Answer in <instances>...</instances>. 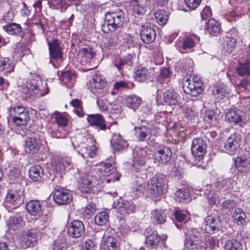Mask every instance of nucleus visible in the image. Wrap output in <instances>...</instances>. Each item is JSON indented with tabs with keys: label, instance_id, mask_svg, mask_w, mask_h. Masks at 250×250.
<instances>
[{
	"label": "nucleus",
	"instance_id": "40",
	"mask_svg": "<svg viewBox=\"0 0 250 250\" xmlns=\"http://www.w3.org/2000/svg\"><path fill=\"white\" fill-rule=\"evenodd\" d=\"M151 219L156 224H163L166 221V214L162 210L155 209L151 212Z\"/></svg>",
	"mask_w": 250,
	"mask_h": 250
},
{
	"label": "nucleus",
	"instance_id": "10",
	"mask_svg": "<svg viewBox=\"0 0 250 250\" xmlns=\"http://www.w3.org/2000/svg\"><path fill=\"white\" fill-rule=\"evenodd\" d=\"M67 232L68 236L72 238H81L85 232V227L83 222L78 220L73 221L68 225Z\"/></svg>",
	"mask_w": 250,
	"mask_h": 250
},
{
	"label": "nucleus",
	"instance_id": "6",
	"mask_svg": "<svg viewBox=\"0 0 250 250\" xmlns=\"http://www.w3.org/2000/svg\"><path fill=\"white\" fill-rule=\"evenodd\" d=\"M47 44L49 47L50 62L55 67H57L58 64L54 63L53 61H56L59 63L60 62H62L63 56L59 41L58 39H53L51 42H48Z\"/></svg>",
	"mask_w": 250,
	"mask_h": 250
},
{
	"label": "nucleus",
	"instance_id": "37",
	"mask_svg": "<svg viewBox=\"0 0 250 250\" xmlns=\"http://www.w3.org/2000/svg\"><path fill=\"white\" fill-rule=\"evenodd\" d=\"M161 240L160 237L156 232H153L146 236L145 243L147 247L152 248L158 245Z\"/></svg>",
	"mask_w": 250,
	"mask_h": 250
},
{
	"label": "nucleus",
	"instance_id": "7",
	"mask_svg": "<svg viewBox=\"0 0 250 250\" xmlns=\"http://www.w3.org/2000/svg\"><path fill=\"white\" fill-rule=\"evenodd\" d=\"M207 143L202 138H197L193 140L191 146V152L196 159L199 161L203 158L207 152Z\"/></svg>",
	"mask_w": 250,
	"mask_h": 250
},
{
	"label": "nucleus",
	"instance_id": "3",
	"mask_svg": "<svg viewBox=\"0 0 250 250\" xmlns=\"http://www.w3.org/2000/svg\"><path fill=\"white\" fill-rule=\"evenodd\" d=\"M9 112L12 122L16 125H24L29 120V111L23 106L18 105L11 107Z\"/></svg>",
	"mask_w": 250,
	"mask_h": 250
},
{
	"label": "nucleus",
	"instance_id": "47",
	"mask_svg": "<svg viewBox=\"0 0 250 250\" xmlns=\"http://www.w3.org/2000/svg\"><path fill=\"white\" fill-rule=\"evenodd\" d=\"M154 17L157 22L162 26L167 22L168 19L167 13L163 10H159L155 13Z\"/></svg>",
	"mask_w": 250,
	"mask_h": 250
},
{
	"label": "nucleus",
	"instance_id": "53",
	"mask_svg": "<svg viewBox=\"0 0 250 250\" xmlns=\"http://www.w3.org/2000/svg\"><path fill=\"white\" fill-rule=\"evenodd\" d=\"M204 196L208 200L210 205H214L218 197L217 194L211 189H206L204 192Z\"/></svg>",
	"mask_w": 250,
	"mask_h": 250
},
{
	"label": "nucleus",
	"instance_id": "59",
	"mask_svg": "<svg viewBox=\"0 0 250 250\" xmlns=\"http://www.w3.org/2000/svg\"><path fill=\"white\" fill-rule=\"evenodd\" d=\"M236 206V202L234 200H227L222 204V208L226 210V212H230Z\"/></svg>",
	"mask_w": 250,
	"mask_h": 250
},
{
	"label": "nucleus",
	"instance_id": "1",
	"mask_svg": "<svg viewBox=\"0 0 250 250\" xmlns=\"http://www.w3.org/2000/svg\"><path fill=\"white\" fill-rule=\"evenodd\" d=\"M124 18V13L120 9L108 12L105 15L104 23L102 25L103 32L108 34L111 32L119 33Z\"/></svg>",
	"mask_w": 250,
	"mask_h": 250
},
{
	"label": "nucleus",
	"instance_id": "49",
	"mask_svg": "<svg viewBox=\"0 0 250 250\" xmlns=\"http://www.w3.org/2000/svg\"><path fill=\"white\" fill-rule=\"evenodd\" d=\"M109 216L105 211H102L98 213L94 218L96 224L99 226L105 225L108 222Z\"/></svg>",
	"mask_w": 250,
	"mask_h": 250
},
{
	"label": "nucleus",
	"instance_id": "27",
	"mask_svg": "<svg viewBox=\"0 0 250 250\" xmlns=\"http://www.w3.org/2000/svg\"><path fill=\"white\" fill-rule=\"evenodd\" d=\"M26 209L32 215H39L42 211V205L38 200H31L26 204Z\"/></svg>",
	"mask_w": 250,
	"mask_h": 250
},
{
	"label": "nucleus",
	"instance_id": "28",
	"mask_svg": "<svg viewBox=\"0 0 250 250\" xmlns=\"http://www.w3.org/2000/svg\"><path fill=\"white\" fill-rule=\"evenodd\" d=\"M111 144L113 148L117 150L123 149L127 146L126 142L122 139L120 134L116 133L113 134Z\"/></svg>",
	"mask_w": 250,
	"mask_h": 250
},
{
	"label": "nucleus",
	"instance_id": "33",
	"mask_svg": "<svg viewBox=\"0 0 250 250\" xmlns=\"http://www.w3.org/2000/svg\"><path fill=\"white\" fill-rule=\"evenodd\" d=\"M220 30V24L217 21L214 19L208 20L207 23V31L209 34L217 36L219 34Z\"/></svg>",
	"mask_w": 250,
	"mask_h": 250
},
{
	"label": "nucleus",
	"instance_id": "11",
	"mask_svg": "<svg viewBox=\"0 0 250 250\" xmlns=\"http://www.w3.org/2000/svg\"><path fill=\"white\" fill-rule=\"evenodd\" d=\"M220 217L216 214H210L206 218L205 230L207 233H213L221 229Z\"/></svg>",
	"mask_w": 250,
	"mask_h": 250
},
{
	"label": "nucleus",
	"instance_id": "38",
	"mask_svg": "<svg viewBox=\"0 0 250 250\" xmlns=\"http://www.w3.org/2000/svg\"><path fill=\"white\" fill-rule=\"evenodd\" d=\"M234 222L237 225H243L246 223V215L245 212L241 208H237L233 215Z\"/></svg>",
	"mask_w": 250,
	"mask_h": 250
},
{
	"label": "nucleus",
	"instance_id": "58",
	"mask_svg": "<svg viewBox=\"0 0 250 250\" xmlns=\"http://www.w3.org/2000/svg\"><path fill=\"white\" fill-rule=\"evenodd\" d=\"M55 121L58 124L59 127L62 128L67 126L68 123L67 119L64 115L61 114L56 115L55 117Z\"/></svg>",
	"mask_w": 250,
	"mask_h": 250
},
{
	"label": "nucleus",
	"instance_id": "13",
	"mask_svg": "<svg viewBox=\"0 0 250 250\" xmlns=\"http://www.w3.org/2000/svg\"><path fill=\"white\" fill-rule=\"evenodd\" d=\"M163 100L169 105H183L180 95L173 89H168L164 92Z\"/></svg>",
	"mask_w": 250,
	"mask_h": 250
},
{
	"label": "nucleus",
	"instance_id": "18",
	"mask_svg": "<svg viewBox=\"0 0 250 250\" xmlns=\"http://www.w3.org/2000/svg\"><path fill=\"white\" fill-rule=\"evenodd\" d=\"M114 208L118 213L124 216L130 213H133L136 208L132 202L123 200L119 202L117 205L115 204Z\"/></svg>",
	"mask_w": 250,
	"mask_h": 250
},
{
	"label": "nucleus",
	"instance_id": "64",
	"mask_svg": "<svg viewBox=\"0 0 250 250\" xmlns=\"http://www.w3.org/2000/svg\"><path fill=\"white\" fill-rule=\"evenodd\" d=\"M95 243L91 239L85 240L82 245L81 250H94Z\"/></svg>",
	"mask_w": 250,
	"mask_h": 250
},
{
	"label": "nucleus",
	"instance_id": "22",
	"mask_svg": "<svg viewBox=\"0 0 250 250\" xmlns=\"http://www.w3.org/2000/svg\"><path fill=\"white\" fill-rule=\"evenodd\" d=\"M35 234L30 230L25 231L19 240V244L23 249H26L34 246L36 242Z\"/></svg>",
	"mask_w": 250,
	"mask_h": 250
},
{
	"label": "nucleus",
	"instance_id": "44",
	"mask_svg": "<svg viewBox=\"0 0 250 250\" xmlns=\"http://www.w3.org/2000/svg\"><path fill=\"white\" fill-rule=\"evenodd\" d=\"M224 249L225 250H242L243 247L240 241L232 239L226 242Z\"/></svg>",
	"mask_w": 250,
	"mask_h": 250
},
{
	"label": "nucleus",
	"instance_id": "29",
	"mask_svg": "<svg viewBox=\"0 0 250 250\" xmlns=\"http://www.w3.org/2000/svg\"><path fill=\"white\" fill-rule=\"evenodd\" d=\"M14 66L9 58H0V72L8 75L14 71Z\"/></svg>",
	"mask_w": 250,
	"mask_h": 250
},
{
	"label": "nucleus",
	"instance_id": "54",
	"mask_svg": "<svg viewBox=\"0 0 250 250\" xmlns=\"http://www.w3.org/2000/svg\"><path fill=\"white\" fill-rule=\"evenodd\" d=\"M175 218L177 221L185 223L188 221L189 214L187 211L176 210L175 212Z\"/></svg>",
	"mask_w": 250,
	"mask_h": 250
},
{
	"label": "nucleus",
	"instance_id": "2",
	"mask_svg": "<svg viewBox=\"0 0 250 250\" xmlns=\"http://www.w3.org/2000/svg\"><path fill=\"white\" fill-rule=\"evenodd\" d=\"M186 236L184 250H202L206 246L201 238L200 233L196 229L185 231Z\"/></svg>",
	"mask_w": 250,
	"mask_h": 250
},
{
	"label": "nucleus",
	"instance_id": "25",
	"mask_svg": "<svg viewBox=\"0 0 250 250\" xmlns=\"http://www.w3.org/2000/svg\"><path fill=\"white\" fill-rule=\"evenodd\" d=\"M197 38L194 36H187L184 38L181 48L180 50L181 53L192 52L195 46Z\"/></svg>",
	"mask_w": 250,
	"mask_h": 250
},
{
	"label": "nucleus",
	"instance_id": "20",
	"mask_svg": "<svg viewBox=\"0 0 250 250\" xmlns=\"http://www.w3.org/2000/svg\"><path fill=\"white\" fill-rule=\"evenodd\" d=\"M53 199L56 203L64 205L71 201L72 196L67 190L63 188L59 189L55 191Z\"/></svg>",
	"mask_w": 250,
	"mask_h": 250
},
{
	"label": "nucleus",
	"instance_id": "23",
	"mask_svg": "<svg viewBox=\"0 0 250 250\" xmlns=\"http://www.w3.org/2000/svg\"><path fill=\"white\" fill-rule=\"evenodd\" d=\"M24 148L30 154L38 153L40 148V141L35 137H28L24 143Z\"/></svg>",
	"mask_w": 250,
	"mask_h": 250
},
{
	"label": "nucleus",
	"instance_id": "42",
	"mask_svg": "<svg viewBox=\"0 0 250 250\" xmlns=\"http://www.w3.org/2000/svg\"><path fill=\"white\" fill-rule=\"evenodd\" d=\"M237 74L241 77L250 75V60H248L245 63L240 64L236 69Z\"/></svg>",
	"mask_w": 250,
	"mask_h": 250
},
{
	"label": "nucleus",
	"instance_id": "43",
	"mask_svg": "<svg viewBox=\"0 0 250 250\" xmlns=\"http://www.w3.org/2000/svg\"><path fill=\"white\" fill-rule=\"evenodd\" d=\"M79 55L83 58L85 59L86 61L89 62L95 56L96 53L90 47H82L78 51Z\"/></svg>",
	"mask_w": 250,
	"mask_h": 250
},
{
	"label": "nucleus",
	"instance_id": "24",
	"mask_svg": "<svg viewBox=\"0 0 250 250\" xmlns=\"http://www.w3.org/2000/svg\"><path fill=\"white\" fill-rule=\"evenodd\" d=\"M132 56L130 54H127L123 58H116L113 61V65L119 70L120 73L124 71V68L126 65L130 66L132 64Z\"/></svg>",
	"mask_w": 250,
	"mask_h": 250
},
{
	"label": "nucleus",
	"instance_id": "61",
	"mask_svg": "<svg viewBox=\"0 0 250 250\" xmlns=\"http://www.w3.org/2000/svg\"><path fill=\"white\" fill-rule=\"evenodd\" d=\"M66 244L64 240L58 239L54 241L53 250H66Z\"/></svg>",
	"mask_w": 250,
	"mask_h": 250
},
{
	"label": "nucleus",
	"instance_id": "45",
	"mask_svg": "<svg viewBox=\"0 0 250 250\" xmlns=\"http://www.w3.org/2000/svg\"><path fill=\"white\" fill-rule=\"evenodd\" d=\"M106 84V82L100 75H96L93 77L91 82V87L98 89H102Z\"/></svg>",
	"mask_w": 250,
	"mask_h": 250
},
{
	"label": "nucleus",
	"instance_id": "34",
	"mask_svg": "<svg viewBox=\"0 0 250 250\" xmlns=\"http://www.w3.org/2000/svg\"><path fill=\"white\" fill-rule=\"evenodd\" d=\"M136 134L138 139L141 141H144L150 137L151 129L146 126H142L141 127L135 128Z\"/></svg>",
	"mask_w": 250,
	"mask_h": 250
},
{
	"label": "nucleus",
	"instance_id": "41",
	"mask_svg": "<svg viewBox=\"0 0 250 250\" xmlns=\"http://www.w3.org/2000/svg\"><path fill=\"white\" fill-rule=\"evenodd\" d=\"M125 101L127 106L135 110L139 107L142 100L139 97L136 95H130L126 97Z\"/></svg>",
	"mask_w": 250,
	"mask_h": 250
},
{
	"label": "nucleus",
	"instance_id": "15",
	"mask_svg": "<svg viewBox=\"0 0 250 250\" xmlns=\"http://www.w3.org/2000/svg\"><path fill=\"white\" fill-rule=\"evenodd\" d=\"M140 39L145 43L152 42L156 38L155 29L149 25H142L140 31Z\"/></svg>",
	"mask_w": 250,
	"mask_h": 250
},
{
	"label": "nucleus",
	"instance_id": "12",
	"mask_svg": "<svg viewBox=\"0 0 250 250\" xmlns=\"http://www.w3.org/2000/svg\"><path fill=\"white\" fill-rule=\"evenodd\" d=\"M22 93L24 95L25 98L30 100H34L36 97L42 96V93H39L38 85L35 80H31L24 85L22 88Z\"/></svg>",
	"mask_w": 250,
	"mask_h": 250
},
{
	"label": "nucleus",
	"instance_id": "14",
	"mask_svg": "<svg viewBox=\"0 0 250 250\" xmlns=\"http://www.w3.org/2000/svg\"><path fill=\"white\" fill-rule=\"evenodd\" d=\"M172 151L167 146H160L154 153L155 159L161 164H166L171 160Z\"/></svg>",
	"mask_w": 250,
	"mask_h": 250
},
{
	"label": "nucleus",
	"instance_id": "21",
	"mask_svg": "<svg viewBox=\"0 0 250 250\" xmlns=\"http://www.w3.org/2000/svg\"><path fill=\"white\" fill-rule=\"evenodd\" d=\"M87 120L91 126H95L98 130H104L106 128L104 117L101 114L88 115Z\"/></svg>",
	"mask_w": 250,
	"mask_h": 250
},
{
	"label": "nucleus",
	"instance_id": "48",
	"mask_svg": "<svg viewBox=\"0 0 250 250\" xmlns=\"http://www.w3.org/2000/svg\"><path fill=\"white\" fill-rule=\"evenodd\" d=\"M223 45L227 52L230 53L236 46V40L231 37H226Z\"/></svg>",
	"mask_w": 250,
	"mask_h": 250
},
{
	"label": "nucleus",
	"instance_id": "36",
	"mask_svg": "<svg viewBox=\"0 0 250 250\" xmlns=\"http://www.w3.org/2000/svg\"><path fill=\"white\" fill-rule=\"evenodd\" d=\"M150 77V72L146 67H141L136 70L135 79L139 82H144Z\"/></svg>",
	"mask_w": 250,
	"mask_h": 250
},
{
	"label": "nucleus",
	"instance_id": "50",
	"mask_svg": "<svg viewBox=\"0 0 250 250\" xmlns=\"http://www.w3.org/2000/svg\"><path fill=\"white\" fill-rule=\"evenodd\" d=\"M82 183L80 188L82 192L87 193L92 187V181L88 176H84L81 179Z\"/></svg>",
	"mask_w": 250,
	"mask_h": 250
},
{
	"label": "nucleus",
	"instance_id": "5",
	"mask_svg": "<svg viewBox=\"0 0 250 250\" xmlns=\"http://www.w3.org/2000/svg\"><path fill=\"white\" fill-rule=\"evenodd\" d=\"M202 81L198 77H194L190 80L187 79L184 82L183 88L184 92L193 97H196L202 92Z\"/></svg>",
	"mask_w": 250,
	"mask_h": 250
},
{
	"label": "nucleus",
	"instance_id": "57",
	"mask_svg": "<svg viewBox=\"0 0 250 250\" xmlns=\"http://www.w3.org/2000/svg\"><path fill=\"white\" fill-rule=\"evenodd\" d=\"M229 93V90L225 85L220 84L216 89L215 96L217 98L222 99L226 97Z\"/></svg>",
	"mask_w": 250,
	"mask_h": 250
},
{
	"label": "nucleus",
	"instance_id": "51",
	"mask_svg": "<svg viewBox=\"0 0 250 250\" xmlns=\"http://www.w3.org/2000/svg\"><path fill=\"white\" fill-rule=\"evenodd\" d=\"M249 165L248 159L244 156L237 157L235 160V166L238 170H242Z\"/></svg>",
	"mask_w": 250,
	"mask_h": 250
},
{
	"label": "nucleus",
	"instance_id": "31",
	"mask_svg": "<svg viewBox=\"0 0 250 250\" xmlns=\"http://www.w3.org/2000/svg\"><path fill=\"white\" fill-rule=\"evenodd\" d=\"M8 225L11 229L16 230L19 229L24 225V221L22 217L19 214H16L11 216L8 220Z\"/></svg>",
	"mask_w": 250,
	"mask_h": 250
},
{
	"label": "nucleus",
	"instance_id": "60",
	"mask_svg": "<svg viewBox=\"0 0 250 250\" xmlns=\"http://www.w3.org/2000/svg\"><path fill=\"white\" fill-rule=\"evenodd\" d=\"M53 5L56 9H60L62 12H63L70 4H68L65 0H57L53 2Z\"/></svg>",
	"mask_w": 250,
	"mask_h": 250
},
{
	"label": "nucleus",
	"instance_id": "52",
	"mask_svg": "<svg viewBox=\"0 0 250 250\" xmlns=\"http://www.w3.org/2000/svg\"><path fill=\"white\" fill-rule=\"evenodd\" d=\"M189 196V191L187 188L179 189L175 193V200L179 202H183Z\"/></svg>",
	"mask_w": 250,
	"mask_h": 250
},
{
	"label": "nucleus",
	"instance_id": "4",
	"mask_svg": "<svg viewBox=\"0 0 250 250\" xmlns=\"http://www.w3.org/2000/svg\"><path fill=\"white\" fill-rule=\"evenodd\" d=\"M166 182L165 176L156 175L148 182L147 190L153 197L159 196L163 192Z\"/></svg>",
	"mask_w": 250,
	"mask_h": 250
},
{
	"label": "nucleus",
	"instance_id": "9",
	"mask_svg": "<svg viewBox=\"0 0 250 250\" xmlns=\"http://www.w3.org/2000/svg\"><path fill=\"white\" fill-rule=\"evenodd\" d=\"M146 148H137L133 152L132 167L135 171L141 170L147 158Z\"/></svg>",
	"mask_w": 250,
	"mask_h": 250
},
{
	"label": "nucleus",
	"instance_id": "32",
	"mask_svg": "<svg viewBox=\"0 0 250 250\" xmlns=\"http://www.w3.org/2000/svg\"><path fill=\"white\" fill-rule=\"evenodd\" d=\"M43 175V168L39 165L32 166L29 170V177L33 181H41Z\"/></svg>",
	"mask_w": 250,
	"mask_h": 250
},
{
	"label": "nucleus",
	"instance_id": "19",
	"mask_svg": "<svg viewBox=\"0 0 250 250\" xmlns=\"http://www.w3.org/2000/svg\"><path fill=\"white\" fill-rule=\"evenodd\" d=\"M140 175L139 174L136 176L133 186V192L136 194L144 193L147 190V183L146 181V174L144 173Z\"/></svg>",
	"mask_w": 250,
	"mask_h": 250
},
{
	"label": "nucleus",
	"instance_id": "56",
	"mask_svg": "<svg viewBox=\"0 0 250 250\" xmlns=\"http://www.w3.org/2000/svg\"><path fill=\"white\" fill-rule=\"evenodd\" d=\"M146 7L139 4H136L133 7V15L135 18H141V16L145 14Z\"/></svg>",
	"mask_w": 250,
	"mask_h": 250
},
{
	"label": "nucleus",
	"instance_id": "30",
	"mask_svg": "<svg viewBox=\"0 0 250 250\" xmlns=\"http://www.w3.org/2000/svg\"><path fill=\"white\" fill-rule=\"evenodd\" d=\"M102 246L104 250H120L118 240L113 236L106 237Z\"/></svg>",
	"mask_w": 250,
	"mask_h": 250
},
{
	"label": "nucleus",
	"instance_id": "16",
	"mask_svg": "<svg viewBox=\"0 0 250 250\" xmlns=\"http://www.w3.org/2000/svg\"><path fill=\"white\" fill-rule=\"evenodd\" d=\"M242 135L238 132L231 134L225 143V149L230 152H234L239 147Z\"/></svg>",
	"mask_w": 250,
	"mask_h": 250
},
{
	"label": "nucleus",
	"instance_id": "62",
	"mask_svg": "<svg viewBox=\"0 0 250 250\" xmlns=\"http://www.w3.org/2000/svg\"><path fill=\"white\" fill-rule=\"evenodd\" d=\"M185 112L186 117L190 120L195 119L197 116L198 112L194 107L186 108Z\"/></svg>",
	"mask_w": 250,
	"mask_h": 250
},
{
	"label": "nucleus",
	"instance_id": "17",
	"mask_svg": "<svg viewBox=\"0 0 250 250\" xmlns=\"http://www.w3.org/2000/svg\"><path fill=\"white\" fill-rule=\"evenodd\" d=\"M226 118L230 123L243 126V120L245 119V114L239 109H231L226 113Z\"/></svg>",
	"mask_w": 250,
	"mask_h": 250
},
{
	"label": "nucleus",
	"instance_id": "8",
	"mask_svg": "<svg viewBox=\"0 0 250 250\" xmlns=\"http://www.w3.org/2000/svg\"><path fill=\"white\" fill-rule=\"evenodd\" d=\"M24 195L21 189L19 191H10L5 197L6 206L15 208L23 203Z\"/></svg>",
	"mask_w": 250,
	"mask_h": 250
},
{
	"label": "nucleus",
	"instance_id": "35",
	"mask_svg": "<svg viewBox=\"0 0 250 250\" xmlns=\"http://www.w3.org/2000/svg\"><path fill=\"white\" fill-rule=\"evenodd\" d=\"M101 174L104 176H109L112 175H115L116 169L115 166L111 163H104L102 164L100 168Z\"/></svg>",
	"mask_w": 250,
	"mask_h": 250
},
{
	"label": "nucleus",
	"instance_id": "46",
	"mask_svg": "<svg viewBox=\"0 0 250 250\" xmlns=\"http://www.w3.org/2000/svg\"><path fill=\"white\" fill-rule=\"evenodd\" d=\"M3 29L10 35H16L21 33V27L20 24L12 23L3 26Z\"/></svg>",
	"mask_w": 250,
	"mask_h": 250
},
{
	"label": "nucleus",
	"instance_id": "63",
	"mask_svg": "<svg viewBox=\"0 0 250 250\" xmlns=\"http://www.w3.org/2000/svg\"><path fill=\"white\" fill-rule=\"evenodd\" d=\"M186 6L190 10L196 9L201 2V0H185Z\"/></svg>",
	"mask_w": 250,
	"mask_h": 250
},
{
	"label": "nucleus",
	"instance_id": "39",
	"mask_svg": "<svg viewBox=\"0 0 250 250\" xmlns=\"http://www.w3.org/2000/svg\"><path fill=\"white\" fill-rule=\"evenodd\" d=\"M111 34L108 37L107 41L105 43L107 47H111L116 45L121 41L120 37L121 35V30H119V33L116 32H111Z\"/></svg>",
	"mask_w": 250,
	"mask_h": 250
},
{
	"label": "nucleus",
	"instance_id": "55",
	"mask_svg": "<svg viewBox=\"0 0 250 250\" xmlns=\"http://www.w3.org/2000/svg\"><path fill=\"white\" fill-rule=\"evenodd\" d=\"M76 78L75 74L71 71H66L62 73L61 80L64 83L74 81Z\"/></svg>",
	"mask_w": 250,
	"mask_h": 250
},
{
	"label": "nucleus",
	"instance_id": "26",
	"mask_svg": "<svg viewBox=\"0 0 250 250\" xmlns=\"http://www.w3.org/2000/svg\"><path fill=\"white\" fill-rule=\"evenodd\" d=\"M79 147L81 148L80 149H78L77 151L83 158H93L95 156L97 148L95 146H88L83 143H81Z\"/></svg>",
	"mask_w": 250,
	"mask_h": 250
}]
</instances>
